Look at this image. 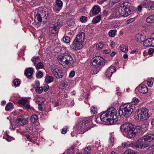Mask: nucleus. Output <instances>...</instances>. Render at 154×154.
Masks as SVG:
<instances>
[{"mask_svg": "<svg viewBox=\"0 0 154 154\" xmlns=\"http://www.w3.org/2000/svg\"><path fill=\"white\" fill-rule=\"evenodd\" d=\"M116 112L115 108L112 107L109 108L106 112H103L100 117L103 123L106 125L115 124L118 120L116 115Z\"/></svg>", "mask_w": 154, "mask_h": 154, "instance_id": "f257e3e1", "label": "nucleus"}, {"mask_svg": "<svg viewBox=\"0 0 154 154\" xmlns=\"http://www.w3.org/2000/svg\"><path fill=\"white\" fill-rule=\"evenodd\" d=\"M62 24V21L58 17H55L53 18L51 27L48 29L50 32L48 35V37L49 39L52 40L54 38V34L57 32Z\"/></svg>", "mask_w": 154, "mask_h": 154, "instance_id": "f03ea898", "label": "nucleus"}, {"mask_svg": "<svg viewBox=\"0 0 154 154\" xmlns=\"http://www.w3.org/2000/svg\"><path fill=\"white\" fill-rule=\"evenodd\" d=\"M94 127L92 124L91 119L89 118L84 119L82 121L79 122L76 128L80 134L84 133Z\"/></svg>", "mask_w": 154, "mask_h": 154, "instance_id": "7ed1b4c3", "label": "nucleus"}, {"mask_svg": "<svg viewBox=\"0 0 154 154\" xmlns=\"http://www.w3.org/2000/svg\"><path fill=\"white\" fill-rule=\"evenodd\" d=\"M120 130L124 132L128 138L135 139L137 136L134 130V125L130 123H125L121 125Z\"/></svg>", "mask_w": 154, "mask_h": 154, "instance_id": "20e7f679", "label": "nucleus"}, {"mask_svg": "<svg viewBox=\"0 0 154 154\" xmlns=\"http://www.w3.org/2000/svg\"><path fill=\"white\" fill-rule=\"evenodd\" d=\"M85 37L84 32H79L77 35L71 45V47L74 50H80L83 45Z\"/></svg>", "mask_w": 154, "mask_h": 154, "instance_id": "39448f33", "label": "nucleus"}, {"mask_svg": "<svg viewBox=\"0 0 154 154\" xmlns=\"http://www.w3.org/2000/svg\"><path fill=\"white\" fill-rule=\"evenodd\" d=\"M51 16V14L50 11H39L35 16V21L37 23L42 22L43 23H45L50 19Z\"/></svg>", "mask_w": 154, "mask_h": 154, "instance_id": "423d86ee", "label": "nucleus"}, {"mask_svg": "<svg viewBox=\"0 0 154 154\" xmlns=\"http://www.w3.org/2000/svg\"><path fill=\"white\" fill-rule=\"evenodd\" d=\"M133 111L132 104L129 103H125L122 105L119 109V113L120 116L128 117Z\"/></svg>", "mask_w": 154, "mask_h": 154, "instance_id": "0eeeda50", "label": "nucleus"}, {"mask_svg": "<svg viewBox=\"0 0 154 154\" xmlns=\"http://www.w3.org/2000/svg\"><path fill=\"white\" fill-rule=\"evenodd\" d=\"M131 4L129 2L123 3L119 8V13L120 15L124 17H126L131 14Z\"/></svg>", "mask_w": 154, "mask_h": 154, "instance_id": "6e6552de", "label": "nucleus"}, {"mask_svg": "<svg viewBox=\"0 0 154 154\" xmlns=\"http://www.w3.org/2000/svg\"><path fill=\"white\" fill-rule=\"evenodd\" d=\"M59 61V63L62 65H66L69 67L72 66L74 63L73 58L69 53L63 54L60 58Z\"/></svg>", "mask_w": 154, "mask_h": 154, "instance_id": "1a4fd4ad", "label": "nucleus"}, {"mask_svg": "<svg viewBox=\"0 0 154 154\" xmlns=\"http://www.w3.org/2000/svg\"><path fill=\"white\" fill-rule=\"evenodd\" d=\"M149 111L146 108H142L139 110L138 112V116L140 121L144 122L148 120L150 116Z\"/></svg>", "mask_w": 154, "mask_h": 154, "instance_id": "9d476101", "label": "nucleus"}, {"mask_svg": "<svg viewBox=\"0 0 154 154\" xmlns=\"http://www.w3.org/2000/svg\"><path fill=\"white\" fill-rule=\"evenodd\" d=\"M107 63V61L101 57H95L92 59L90 63L91 66L102 67L105 64Z\"/></svg>", "mask_w": 154, "mask_h": 154, "instance_id": "9b49d317", "label": "nucleus"}, {"mask_svg": "<svg viewBox=\"0 0 154 154\" xmlns=\"http://www.w3.org/2000/svg\"><path fill=\"white\" fill-rule=\"evenodd\" d=\"M26 116L25 115L20 116L15 121V125L18 126H22L28 123V119L26 117Z\"/></svg>", "mask_w": 154, "mask_h": 154, "instance_id": "f8f14e48", "label": "nucleus"}, {"mask_svg": "<svg viewBox=\"0 0 154 154\" xmlns=\"http://www.w3.org/2000/svg\"><path fill=\"white\" fill-rule=\"evenodd\" d=\"M51 71L55 77L57 79L62 78L63 76V71L58 68L52 67Z\"/></svg>", "mask_w": 154, "mask_h": 154, "instance_id": "ddd939ff", "label": "nucleus"}, {"mask_svg": "<svg viewBox=\"0 0 154 154\" xmlns=\"http://www.w3.org/2000/svg\"><path fill=\"white\" fill-rule=\"evenodd\" d=\"M143 45L144 46L146 47L154 46V38H150L147 39L143 43Z\"/></svg>", "mask_w": 154, "mask_h": 154, "instance_id": "4468645a", "label": "nucleus"}, {"mask_svg": "<svg viewBox=\"0 0 154 154\" xmlns=\"http://www.w3.org/2000/svg\"><path fill=\"white\" fill-rule=\"evenodd\" d=\"M34 69L32 67H29L26 69L25 71L24 74L27 78L30 79L32 78Z\"/></svg>", "mask_w": 154, "mask_h": 154, "instance_id": "2eb2a0df", "label": "nucleus"}, {"mask_svg": "<svg viewBox=\"0 0 154 154\" xmlns=\"http://www.w3.org/2000/svg\"><path fill=\"white\" fill-rule=\"evenodd\" d=\"M56 3L57 8L56 7L54 8V10L56 12H58L62 8L63 6V2L60 0H56Z\"/></svg>", "mask_w": 154, "mask_h": 154, "instance_id": "dca6fc26", "label": "nucleus"}, {"mask_svg": "<svg viewBox=\"0 0 154 154\" xmlns=\"http://www.w3.org/2000/svg\"><path fill=\"white\" fill-rule=\"evenodd\" d=\"M139 92L142 94H145L148 92V89L147 86L144 85H140L138 87Z\"/></svg>", "mask_w": 154, "mask_h": 154, "instance_id": "f3484780", "label": "nucleus"}, {"mask_svg": "<svg viewBox=\"0 0 154 154\" xmlns=\"http://www.w3.org/2000/svg\"><path fill=\"white\" fill-rule=\"evenodd\" d=\"M143 139L146 142H151L154 140V134H146L143 137Z\"/></svg>", "mask_w": 154, "mask_h": 154, "instance_id": "a211bd4d", "label": "nucleus"}, {"mask_svg": "<svg viewBox=\"0 0 154 154\" xmlns=\"http://www.w3.org/2000/svg\"><path fill=\"white\" fill-rule=\"evenodd\" d=\"M141 149H143L144 150L147 152L151 150L152 149V147L150 143L143 144L141 145Z\"/></svg>", "mask_w": 154, "mask_h": 154, "instance_id": "6ab92c4d", "label": "nucleus"}, {"mask_svg": "<svg viewBox=\"0 0 154 154\" xmlns=\"http://www.w3.org/2000/svg\"><path fill=\"white\" fill-rule=\"evenodd\" d=\"M135 38L136 41L140 42H142L144 41L146 38L145 36L144 35L139 34L136 35Z\"/></svg>", "mask_w": 154, "mask_h": 154, "instance_id": "aec40b11", "label": "nucleus"}, {"mask_svg": "<svg viewBox=\"0 0 154 154\" xmlns=\"http://www.w3.org/2000/svg\"><path fill=\"white\" fill-rule=\"evenodd\" d=\"M100 11V7L97 5H94L92 8V12L93 14H97Z\"/></svg>", "mask_w": 154, "mask_h": 154, "instance_id": "412c9836", "label": "nucleus"}, {"mask_svg": "<svg viewBox=\"0 0 154 154\" xmlns=\"http://www.w3.org/2000/svg\"><path fill=\"white\" fill-rule=\"evenodd\" d=\"M142 128L140 126H137L135 128L134 126V130L136 133V135L137 136V138L138 137V136L139 134V133L142 131Z\"/></svg>", "mask_w": 154, "mask_h": 154, "instance_id": "4be33fe9", "label": "nucleus"}, {"mask_svg": "<svg viewBox=\"0 0 154 154\" xmlns=\"http://www.w3.org/2000/svg\"><path fill=\"white\" fill-rule=\"evenodd\" d=\"M45 78V81L47 83H50L54 81L53 78L48 74H46Z\"/></svg>", "mask_w": 154, "mask_h": 154, "instance_id": "5701e85b", "label": "nucleus"}, {"mask_svg": "<svg viewBox=\"0 0 154 154\" xmlns=\"http://www.w3.org/2000/svg\"><path fill=\"white\" fill-rule=\"evenodd\" d=\"M102 15H99L94 17L93 19L92 22L93 23H98L101 20Z\"/></svg>", "mask_w": 154, "mask_h": 154, "instance_id": "b1692460", "label": "nucleus"}, {"mask_svg": "<svg viewBox=\"0 0 154 154\" xmlns=\"http://www.w3.org/2000/svg\"><path fill=\"white\" fill-rule=\"evenodd\" d=\"M31 60L34 63L35 66H36L37 63L40 61L39 57L38 56L33 57L31 59Z\"/></svg>", "mask_w": 154, "mask_h": 154, "instance_id": "393cba45", "label": "nucleus"}, {"mask_svg": "<svg viewBox=\"0 0 154 154\" xmlns=\"http://www.w3.org/2000/svg\"><path fill=\"white\" fill-rule=\"evenodd\" d=\"M38 116L35 115H32L30 118V120L31 122L34 123L36 122L38 120Z\"/></svg>", "mask_w": 154, "mask_h": 154, "instance_id": "a878e982", "label": "nucleus"}, {"mask_svg": "<svg viewBox=\"0 0 154 154\" xmlns=\"http://www.w3.org/2000/svg\"><path fill=\"white\" fill-rule=\"evenodd\" d=\"M13 104L11 102L8 103L6 105L5 107V110L7 111H10L13 109Z\"/></svg>", "mask_w": 154, "mask_h": 154, "instance_id": "bb28decb", "label": "nucleus"}, {"mask_svg": "<svg viewBox=\"0 0 154 154\" xmlns=\"http://www.w3.org/2000/svg\"><path fill=\"white\" fill-rule=\"evenodd\" d=\"M146 21L148 23H154V15L149 16L147 18Z\"/></svg>", "mask_w": 154, "mask_h": 154, "instance_id": "cd10ccee", "label": "nucleus"}, {"mask_svg": "<svg viewBox=\"0 0 154 154\" xmlns=\"http://www.w3.org/2000/svg\"><path fill=\"white\" fill-rule=\"evenodd\" d=\"M117 31L116 29L110 30L109 35L110 37H114L116 34Z\"/></svg>", "mask_w": 154, "mask_h": 154, "instance_id": "c85d7f7f", "label": "nucleus"}, {"mask_svg": "<svg viewBox=\"0 0 154 154\" xmlns=\"http://www.w3.org/2000/svg\"><path fill=\"white\" fill-rule=\"evenodd\" d=\"M120 49L121 51L126 53L128 51V47L126 46L122 45L120 47Z\"/></svg>", "mask_w": 154, "mask_h": 154, "instance_id": "c756f323", "label": "nucleus"}, {"mask_svg": "<svg viewBox=\"0 0 154 154\" xmlns=\"http://www.w3.org/2000/svg\"><path fill=\"white\" fill-rule=\"evenodd\" d=\"M123 154H139L138 152H135L134 151L131 149H128L125 151Z\"/></svg>", "mask_w": 154, "mask_h": 154, "instance_id": "7c9ffc66", "label": "nucleus"}, {"mask_svg": "<svg viewBox=\"0 0 154 154\" xmlns=\"http://www.w3.org/2000/svg\"><path fill=\"white\" fill-rule=\"evenodd\" d=\"M18 103L20 104L24 105L28 103V101L26 99L22 98L20 100H19Z\"/></svg>", "mask_w": 154, "mask_h": 154, "instance_id": "2f4dec72", "label": "nucleus"}, {"mask_svg": "<svg viewBox=\"0 0 154 154\" xmlns=\"http://www.w3.org/2000/svg\"><path fill=\"white\" fill-rule=\"evenodd\" d=\"M36 69L38 70L40 69H42L43 68L44 65L41 62H38L37 64L36 65Z\"/></svg>", "mask_w": 154, "mask_h": 154, "instance_id": "473e14b6", "label": "nucleus"}, {"mask_svg": "<svg viewBox=\"0 0 154 154\" xmlns=\"http://www.w3.org/2000/svg\"><path fill=\"white\" fill-rule=\"evenodd\" d=\"M139 100L137 98H134L132 99L131 103L133 105H137L139 102Z\"/></svg>", "mask_w": 154, "mask_h": 154, "instance_id": "72a5a7b5", "label": "nucleus"}, {"mask_svg": "<svg viewBox=\"0 0 154 154\" xmlns=\"http://www.w3.org/2000/svg\"><path fill=\"white\" fill-rule=\"evenodd\" d=\"M132 146L135 148H141V145L138 144L137 143H133L131 144Z\"/></svg>", "mask_w": 154, "mask_h": 154, "instance_id": "f704fd0d", "label": "nucleus"}, {"mask_svg": "<svg viewBox=\"0 0 154 154\" xmlns=\"http://www.w3.org/2000/svg\"><path fill=\"white\" fill-rule=\"evenodd\" d=\"M141 5L143 7L146 8H148L149 6V4L146 1H144L142 2Z\"/></svg>", "mask_w": 154, "mask_h": 154, "instance_id": "c9c22d12", "label": "nucleus"}, {"mask_svg": "<svg viewBox=\"0 0 154 154\" xmlns=\"http://www.w3.org/2000/svg\"><path fill=\"white\" fill-rule=\"evenodd\" d=\"M35 91L38 94H41L43 91V88L42 87H37L35 88Z\"/></svg>", "mask_w": 154, "mask_h": 154, "instance_id": "e433bc0d", "label": "nucleus"}, {"mask_svg": "<svg viewBox=\"0 0 154 154\" xmlns=\"http://www.w3.org/2000/svg\"><path fill=\"white\" fill-rule=\"evenodd\" d=\"M70 38L68 36H65L63 38V40L66 43H69L70 41Z\"/></svg>", "mask_w": 154, "mask_h": 154, "instance_id": "4c0bfd02", "label": "nucleus"}, {"mask_svg": "<svg viewBox=\"0 0 154 154\" xmlns=\"http://www.w3.org/2000/svg\"><path fill=\"white\" fill-rule=\"evenodd\" d=\"M20 82L18 79H15L14 81V84L16 87L18 86L20 84Z\"/></svg>", "mask_w": 154, "mask_h": 154, "instance_id": "58836bf2", "label": "nucleus"}, {"mask_svg": "<svg viewBox=\"0 0 154 154\" xmlns=\"http://www.w3.org/2000/svg\"><path fill=\"white\" fill-rule=\"evenodd\" d=\"M67 23L69 26L71 27H72L75 25V22L72 20L68 21L67 22Z\"/></svg>", "mask_w": 154, "mask_h": 154, "instance_id": "ea45409f", "label": "nucleus"}, {"mask_svg": "<svg viewBox=\"0 0 154 154\" xmlns=\"http://www.w3.org/2000/svg\"><path fill=\"white\" fill-rule=\"evenodd\" d=\"M107 69L112 74L115 72L116 70V68L115 67L112 66L109 67Z\"/></svg>", "mask_w": 154, "mask_h": 154, "instance_id": "a19ab883", "label": "nucleus"}, {"mask_svg": "<svg viewBox=\"0 0 154 154\" xmlns=\"http://www.w3.org/2000/svg\"><path fill=\"white\" fill-rule=\"evenodd\" d=\"M104 46V45L101 42H100L97 44L96 45V47L97 48H98L99 49H102Z\"/></svg>", "mask_w": 154, "mask_h": 154, "instance_id": "79ce46f5", "label": "nucleus"}, {"mask_svg": "<svg viewBox=\"0 0 154 154\" xmlns=\"http://www.w3.org/2000/svg\"><path fill=\"white\" fill-rule=\"evenodd\" d=\"M112 73L108 69L107 70L106 73V76L108 78H110L112 76Z\"/></svg>", "mask_w": 154, "mask_h": 154, "instance_id": "37998d69", "label": "nucleus"}, {"mask_svg": "<svg viewBox=\"0 0 154 154\" xmlns=\"http://www.w3.org/2000/svg\"><path fill=\"white\" fill-rule=\"evenodd\" d=\"M80 20L82 22L85 23L87 21V18L84 16H82L80 17Z\"/></svg>", "mask_w": 154, "mask_h": 154, "instance_id": "c03bdc74", "label": "nucleus"}, {"mask_svg": "<svg viewBox=\"0 0 154 154\" xmlns=\"http://www.w3.org/2000/svg\"><path fill=\"white\" fill-rule=\"evenodd\" d=\"M43 76V73L41 71L38 72V73L36 75V76L37 78H41Z\"/></svg>", "mask_w": 154, "mask_h": 154, "instance_id": "a18cd8bd", "label": "nucleus"}, {"mask_svg": "<svg viewBox=\"0 0 154 154\" xmlns=\"http://www.w3.org/2000/svg\"><path fill=\"white\" fill-rule=\"evenodd\" d=\"M49 89V86L48 85H45L43 88V90L45 92L48 91Z\"/></svg>", "mask_w": 154, "mask_h": 154, "instance_id": "49530a36", "label": "nucleus"}, {"mask_svg": "<svg viewBox=\"0 0 154 154\" xmlns=\"http://www.w3.org/2000/svg\"><path fill=\"white\" fill-rule=\"evenodd\" d=\"M135 20V19L134 18H131L128 20L126 21V23H127L128 24L130 23H131L134 21Z\"/></svg>", "mask_w": 154, "mask_h": 154, "instance_id": "de8ad7c7", "label": "nucleus"}, {"mask_svg": "<svg viewBox=\"0 0 154 154\" xmlns=\"http://www.w3.org/2000/svg\"><path fill=\"white\" fill-rule=\"evenodd\" d=\"M154 49L152 48H150L149 49L148 53L149 54H151L153 53Z\"/></svg>", "mask_w": 154, "mask_h": 154, "instance_id": "09e8293b", "label": "nucleus"}, {"mask_svg": "<svg viewBox=\"0 0 154 154\" xmlns=\"http://www.w3.org/2000/svg\"><path fill=\"white\" fill-rule=\"evenodd\" d=\"M75 72L74 71H71L69 75V77L71 78L73 77L75 75Z\"/></svg>", "mask_w": 154, "mask_h": 154, "instance_id": "8fccbe9b", "label": "nucleus"}, {"mask_svg": "<svg viewBox=\"0 0 154 154\" xmlns=\"http://www.w3.org/2000/svg\"><path fill=\"white\" fill-rule=\"evenodd\" d=\"M147 84L148 86L151 87L152 86L153 82L152 81H148L147 82Z\"/></svg>", "mask_w": 154, "mask_h": 154, "instance_id": "3c124183", "label": "nucleus"}, {"mask_svg": "<svg viewBox=\"0 0 154 154\" xmlns=\"http://www.w3.org/2000/svg\"><path fill=\"white\" fill-rule=\"evenodd\" d=\"M109 142L110 143L112 144V145L113 143H114V138L113 137H111L109 140Z\"/></svg>", "mask_w": 154, "mask_h": 154, "instance_id": "603ef678", "label": "nucleus"}, {"mask_svg": "<svg viewBox=\"0 0 154 154\" xmlns=\"http://www.w3.org/2000/svg\"><path fill=\"white\" fill-rule=\"evenodd\" d=\"M91 111L94 114L95 112H96V109H95L94 107H92L91 108Z\"/></svg>", "mask_w": 154, "mask_h": 154, "instance_id": "864d4df0", "label": "nucleus"}, {"mask_svg": "<svg viewBox=\"0 0 154 154\" xmlns=\"http://www.w3.org/2000/svg\"><path fill=\"white\" fill-rule=\"evenodd\" d=\"M67 130V128H63L61 132L63 134H64L66 133V132Z\"/></svg>", "mask_w": 154, "mask_h": 154, "instance_id": "5fc2aeb1", "label": "nucleus"}, {"mask_svg": "<svg viewBox=\"0 0 154 154\" xmlns=\"http://www.w3.org/2000/svg\"><path fill=\"white\" fill-rule=\"evenodd\" d=\"M103 14L105 16H107L109 14L108 11V10H104L103 11Z\"/></svg>", "mask_w": 154, "mask_h": 154, "instance_id": "6e6d98bb", "label": "nucleus"}, {"mask_svg": "<svg viewBox=\"0 0 154 154\" xmlns=\"http://www.w3.org/2000/svg\"><path fill=\"white\" fill-rule=\"evenodd\" d=\"M142 7L143 6L141 4V5H139L137 7V9L138 11H139L141 12V10L142 8Z\"/></svg>", "mask_w": 154, "mask_h": 154, "instance_id": "4d7b16f0", "label": "nucleus"}, {"mask_svg": "<svg viewBox=\"0 0 154 154\" xmlns=\"http://www.w3.org/2000/svg\"><path fill=\"white\" fill-rule=\"evenodd\" d=\"M34 84L36 86L37 88V87H38L39 86V82L38 81H36L35 82V83Z\"/></svg>", "mask_w": 154, "mask_h": 154, "instance_id": "13d9d810", "label": "nucleus"}, {"mask_svg": "<svg viewBox=\"0 0 154 154\" xmlns=\"http://www.w3.org/2000/svg\"><path fill=\"white\" fill-rule=\"evenodd\" d=\"M38 109L39 110L42 111L43 110V107L41 104H39L38 105Z\"/></svg>", "mask_w": 154, "mask_h": 154, "instance_id": "bf43d9fd", "label": "nucleus"}, {"mask_svg": "<svg viewBox=\"0 0 154 154\" xmlns=\"http://www.w3.org/2000/svg\"><path fill=\"white\" fill-rule=\"evenodd\" d=\"M143 143V140L142 139H140L137 140V143H138V144H140L141 143Z\"/></svg>", "mask_w": 154, "mask_h": 154, "instance_id": "052dcab7", "label": "nucleus"}, {"mask_svg": "<svg viewBox=\"0 0 154 154\" xmlns=\"http://www.w3.org/2000/svg\"><path fill=\"white\" fill-rule=\"evenodd\" d=\"M109 50H106L105 51H104L103 53L104 54H107L109 53Z\"/></svg>", "mask_w": 154, "mask_h": 154, "instance_id": "680f3d73", "label": "nucleus"}, {"mask_svg": "<svg viewBox=\"0 0 154 154\" xmlns=\"http://www.w3.org/2000/svg\"><path fill=\"white\" fill-rule=\"evenodd\" d=\"M25 136L26 137L27 139L29 140V141L31 140V139L30 138V136L29 134H26L25 135Z\"/></svg>", "mask_w": 154, "mask_h": 154, "instance_id": "e2e57ef3", "label": "nucleus"}, {"mask_svg": "<svg viewBox=\"0 0 154 154\" xmlns=\"http://www.w3.org/2000/svg\"><path fill=\"white\" fill-rule=\"evenodd\" d=\"M116 53L114 51L112 52L110 54V56L111 57H113L116 55Z\"/></svg>", "mask_w": 154, "mask_h": 154, "instance_id": "0e129e2a", "label": "nucleus"}, {"mask_svg": "<svg viewBox=\"0 0 154 154\" xmlns=\"http://www.w3.org/2000/svg\"><path fill=\"white\" fill-rule=\"evenodd\" d=\"M126 143H123L122 144V148H125L126 147Z\"/></svg>", "mask_w": 154, "mask_h": 154, "instance_id": "69168bd1", "label": "nucleus"}, {"mask_svg": "<svg viewBox=\"0 0 154 154\" xmlns=\"http://www.w3.org/2000/svg\"><path fill=\"white\" fill-rule=\"evenodd\" d=\"M128 57V55L127 54H125L123 55V58L124 59H126Z\"/></svg>", "mask_w": 154, "mask_h": 154, "instance_id": "338daca9", "label": "nucleus"}, {"mask_svg": "<svg viewBox=\"0 0 154 154\" xmlns=\"http://www.w3.org/2000/svg\"><path fill=\"white\" fill-rule=\"evenodd\" d=\"M25 108L27 109H29L30 107V106L28 104H27L25 107Z\"/></svg>", "mask_w": 154, "mask_h": 154, "instance_id": "774afa93", "label": "nucleus"}]
</instances>
